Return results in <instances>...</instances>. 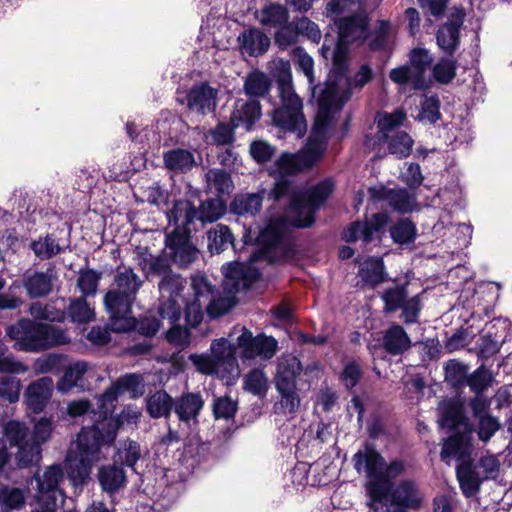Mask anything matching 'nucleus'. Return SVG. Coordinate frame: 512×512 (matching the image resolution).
<instances>
[{
    "label": "nucleus",
    "mask_w": 512,
    "mask_h": 512,
    "mask_svg": "<svg viewBox=\"0 0 512 512\" xmlns=\"http://www.w3.org/2000/svg\"><path fill=\"white\" fill-rule=\"evenodd\" d=\"M389 222V215L386 212H380L372 215L371 219L366 222L352 223L343 234V238L347 242L362 239L364 242L371 241L374 233L382 230Z\"/></svg>",
    "instance_id": "a211bd4d"
},
{
    "label": "nucleus",
    "mask_w": 512,
    "mask_h": 512,
    "mask_svg": "<svg viewBox=\"0 0 512 512\" xmlns=\"http://www.w3.org/2000/svg\"><path fill=\"white\" fill-rule=\"evenodd\" d=\"M197 216V210L188 200H178L173 203L171 209L166 212L168 226L167 234L190 233L188 228Z\"/></svg>",
    "instance_id": "dca6fc26"
},
{
    "label": "nucleus",
    "mask_w": 512,
    "mask_h": 512,
    "mask_svg": "<svg viewBox=\"0 0 512 512\" xmlns=\"http://www.w3.org/2000/svg\"><path fill=\"white\" fill-rule=\"evenodd\" d=\"M191 286L194 292V303L191 308L196 313L195 319L198 322L201 318V306L202 302L210 298L212 294V286L208 282L207 278L203 274H195L191 278Z\"/></svg>",
    "instance_id": "e433bc0d"
},
{
    "label": "nucleus",
    "mask_w": 512,
    "mask_h": 512,
    "mask_svg": "<svg viewBox=\"0 0 512 512\" xmlns=\"http://www.w3.org/2000/svg\"><path fill=\"white\" fill-rule=\"evenodd\" d=\"M270 88L271 81L263 72L255 70L245 77L243 89L250 97H263L269 93Z\"/></svg>",
    "instance_id": "c9c22d12"
},
{
    "label": "nucleus",
    "mask_w": 512,
    "mask_h": 512,
    "mask_svg": "<svg viewBox=\"0 0 512 512\" xmlns=\"http://www.w3.org/2000/svg\"><path fill=\"white\" fill-rule=\"evenodd\" d=\"M208 249L211 253L222 252L229 244L233 243V236L230 229L222 224L213 227L207 233Z\"/></svg>",
    "instance_id": "ea45409f"
},
{
    "label": "nucleus",
    "mask_w": 512,
    "mask_h": 512,
    "mask_svg": "<svg viewBox=\"0 0 512 512\" xmlns=\"http://www.w3.org/2000/svg\"><path fill=\"white\" fill-rule=\"evenodd\" d=\"M411 68L417 76L425 79V72L432 63V57L428 50L423 48H415L410 52Z\"/></svg>",
    "instance_id": "052dcab7"
},
{
    "label": "nucleus",
    "mask_w": 512,
    "mask_h": 512,
    "mask_svg": "<svg viewBox=\"0 0 512 512\" xmlns=\"http://www.w3.org/2000/svg\"><path fill=\"white\" fill-rule=\"evenodd\" d=\"M56 278V273L52 269L33 272L25 275L24 287L31 298L43 297L52 291Z\"/></svg>",
    "instance_id": "b1692460"
},
{
    "label": "nucleus",
    "mask_w": 512,
    "mask_h": 512,
    "mask_svg": "<svg viewBox=\"0 0 512 512\" xmlns=\"http://www.w3.org/2000/svg\"><path fill=\"white\" fill-rule=\"evenodd\" d=\"M102 446L95 431L82 428L76 452L66 458L68 476L74 485H82L89 477L92 466L102 458Z\"/></svg>",
    "instance_id": "1a4fd4ad"
},
{
    "label": "nucleus",
    "mask_w": 512,
    "mask_h": 512,
    "mask_svg": "<svg viewBox=\"0 0 512 512\" xmlns=\"http://www.w3.org/2000/svg\"><path fill=\"white\" fill-rule=\"evenodd\" d=\"M238 333L236 346L226 338L215 339L211 342V354H191L189 360L196 370L205 375H215L226 385L236 383L240 376V369L235 355L236 347L240 349L243 359H270L276 353L278 343L266 335L253 336L252 332L244 326L233 328L230 336Z\"/></svg>",
    "instance_id": "f03ea898"
},
{
    "label": "nucleus",
    "mask_w": 512,
    "mask_h": 512,
    "mask_svg": "<svg viewBox=\"0 0 512 512\" xmlns=\"http://www.w3.org/2000/svg\"><path fill=\"white\" fill-rule=\"evenodd\" d=\"M383 346L388 353L398 355L410 348L411 340L402 326L392 325L384 334Z\"/></svg>",
    "instance_id": "c85d7f7f"
},
{
    "label": "nucleus",
    "mask_w": 512,
    "mask_h": 512,
    "mask_svg": "<svg viewBox=\"0 0 512 512\" xmlns=\"http://www.w3.org/2000/svg\"><path fill=\"white\" fill-rule=\"evenodd\" d=\"M207 189L215 193L217 197L226 194L229 195L234 186L230 175L224 170L210 169L205 175Z\"/></svg>",
    "instance_id": "f704fd0d"
},
{
    "label": "nucleus",
    "mask_w": 512,
    "mask_h": 512,
    "mask_svg": "<svg viewBox=\"0 0 512 512\" xmlns=\"http://www.w3.org/2000/svg\"><path fill=\"white\" fill-rule=\"evenodd\" d=\"M493 376L489 370L481 366L476 369L468 378L467 384L475 393H481L492 383Z\"/></svg>",
    "instance_id": "680f3d73"
},
{
    "label": "nucleus",
    "mask_w": 512,
    "mask_h": 512,
    "mask_svg": "<svg viewBox=\"0 0 512 512\" xmlns=\"http://www.w3.org/2000/svg\"><path fill=\"white\" fill-rule=\"evenodd\" d=\"M281 106L272 112V122L279 129L294 133L298 138L305 135L307 123L303 114V103L295 93L279 94Z\"/></svg>",
    "instance_id": "f8f14e48"
},
{
    "label": "nucleus",
    "mask_w": 512,
    "mask_h": 512,
    "mask_svg": "<svg viewBox=\"0 0 512 512\" xmlns=\"http://www.w3.org/2000/svg\"><path fill=\"white\" fill-rule=\"evenodd\" d=\"M37 482V507L32 512H55L64 502V495L60 483L64 473L60 465L47 467L42 474L34 476Z\"/></svg>",
    "instance_id": "9b49d317"
},
{
    "label": "nucleus",
    "mask_w": 512,
    "mask_h": 512,
    "mask_svg": "<svg viewBox=\"0 0 512 512\" xmlns=\"http://www.w3.org/2000/svg\"><path fill=\"white\" fill-rule=\"evenodd\" d=\"M217 90L206 83L194 85L187 95V106L201 114L211 113L217 105Z\"/></svg>",
    "instance_id": "4be33fe9"
},
{
    "label": "nucleus",
    "mask_w": 512,
    "mask_h": 512,
    "mask_svg": "<svg viewBox=\"0 0 512 512\" xmlns=\"http://www.w3.org/2000/svg\"><path fill=\"white\" fill-rule=\"evenodd\" d=\"M440 102L437 96H426L421 103L418 120L426 123H435L440 117Z\"/></svg>",
    "instance_id": "bf43d9fd"
},
{
    "label": "nucleus",
    "mask_w": 512,
    "mask_h": 512,
    "mask_svg": "<svg viewBox=\"0 0 512 512\" xmlns=\"http://www.w3.org/2000/svg\"><path fill=\"white\" fill-rule=\"evenodd\" d=\"M141 450L137 442L127 439L117 450V461L122 465L133 467L140 459Z\"/></svg>",
    "instance_id": "5fc2aeb1"
},
{
    "label": "nucleus",
    "mask_w": 512,
    "mask_h": 512,
    "mask_svg": "<svg viewBox=\"0 0 512 512\" xmlns=\"http://www.w3.org/2000/svg\"><path fill=\"white\" fill-rule=\"evenodd\" d=\"M143 285V280L129 267H119L114 276L113 286L117 290L136 299V295Z\"/></svg>",
    "instance_id": "7c9ffc66"
},
{
    "label": "nucleus",
    "mask_w": 512,
    "mask_h": 512,
    "mask_svg": "<svg viewBox=\"0 0 512 512\" xmlns=\"http://www.w3.org/2000/svg\"><path fill=\"white\" fill-rule=\"evenodd\" d=\"M302 366L297 357L287 354L277 360L275 386L277 391H287L296 387V379L301 373Z\"/></svg>",
    "instance_id": "412c9836"
},
{
    "label": "nucleus",
    "mask_w": 512,
    "mask_h": 512,
    "mask_svg": "<svg viewBox=\"0 0 512 512\" xmlns=\"http://www.w3.org/2000/svg\"><path fill=\"white\" fill-rule=\"evenodd\" d=\"M374 201H386L389 206L400 213H409L417 209L414 195H410L405 189H387L383 186L371 187L368 190Z\"/></svg>",
    "instance_id": "f3484780"
},
{
    "label": "nucleus",
    "mask_w": 512,
    "mask_h": 512,
    "mask_svg": "<svg viewBox=\"0 0 512 512\" xmlns=\"http://www.w3.org/2000/svg\"><path fill=\"white\" fill-rule=\"evenodd\" d=\"M173 406V398L164 390L156 391L146 400L147 413L152 418L168 417Z\"/></svg>",
    "instance_id": "2f4dec72"
},
{
    "label": "nucleus",
    "mask_w": 512,
    "mask_h": 512,
    "mask_svg": "<svg viewBox=\"0 0 512 512\" xmlns=\"http://www.w3.org/2000/svg\"><path fill=\"white\" fill-rule=\"evenodd\" d=\"M329 105L326 94L320 100V110L317 111L306 146L297 153H283L271 168L270 173L279 179L275 182L269 197L279 200L289 196L290 204L287 218L271 220L260 231L257 241L262 246V257H268L270 251L281 244L288 224L300 228L311 226L315 212L333 191V183L330 180H324L305 192H291L290 183L283 179L284 176L294 175L311 168L322 157L331 127Z\"/></svg>",
    "instance_id": "f257e3e1"
},
{
    "label": "nucleus",
    "mask_w": 512,
    "mask_h": 512,
    "mask_svg": "<svg viewBox=\"0 0 512 512\" xmlns=\"http://www.w3.org/2000/svg\"><path fill=\"white\" fill-rule=\"evenodd\" d=\"M406 472V464L402 460H393L389 464L384 462V467L379 473V477L377 481H373L371 484L367 485V491L369 496L371 495L372 485L375 483H379L387 488H391L392 481Z\"/></svg>",
    "instance_id": "c03bdc74"
},
{
    "label": "nucleus",
    "mask_w": 512,
    "mask_h": 512,
    "mask_svg": "<svg viewBox=\"0 0 512 512\" xmlns=\"http://www.w3.org/2000/svg\"><path fill=\"white\" fill-rule=\"evenodd\" d=\"M244 389L253 395L264 396L269 387V379L260 368L248 372L243 379Z\"/></svg>",
    "instance_id": "49530a36"
},
{
    "label": "nucleus",
    "mask_w": 512,
    "mask_h": 512,
    "mask_svg": "<svg viewBox=\"0 0 512 512\" xmlns=\"http://www.w3.org/2000/svg\"><path fill=\"white\" fill-rule=\"evenodd\" d=\"M384 265L381 258L371 257L360 263L359 276L370 285H376L384 280Z\"/></svg>",
    "instance_id": "58836bf2"
},
{
    "label": "nucleus",
    "mask_w": 512,
    "mask_h": 512,
    "mask_svg": "<svg viewBox=\"0 0 512 512\" xmlns=\"http://www.w3.org/2000/svg\"><path fill=\"white\" fill-rule=\"evenodd\" d=\"M389 77L394 83L399 85H410L414 90L423 89L426 86V79H422L421 76H417L408 65L392 69Z\"/></svg>",
    "instance_id": "79ce46f5"
},
{
    "label": "nucleus",
    "mask_w": 512,
    "mask_h": 512,
    "mask_svg": "<svg viewBox=\"0 0 512 512\" xmlns=\"http://www.w3.org/2000/svg\"><path fill=\"white\" fill-rule=\"evenodd\" d=\"M390 234L394 242L406 244L414 240L416 230L411 221L403 219L391 227Z\"/></svg>",
    "instance_id": "13d9d810"
},
{
    "label": "nucleus",
    "mask_w": 512,
    "mask_h": 512,
    "mask_svg": "<svg viewBox=\"0 0 512 512\" xmlns=\"http://www.w3.org/2000/svg\"><path fill=\"white\" fill-rule=\"evenodd\" d=\"M102 274L93 269H81L77 279V286L85 297L96 293Z\"/></svg>",
    "instance_id": "603ef678"
},
{
    "label": "nucleus",
    "mask_w": 512,
    "mask_h": 512,
    "mask_svg": "<svg viewBox=\"0 0 512 512\" xmlns=\"http://www.w3.org/2000/svg\"><path fill=\"white\" fill-rule=\"evenodd\" d=\"M29 313L34 318L41 320L61 321L64 318V314L61 310L56 309L50 304H42L39 302L30 306Z\"/></svg>",
    "instance_id": "0e129e2a"
},
{
    "label": "nucleus",
    "mask_w": 512,
    "mask_h": 512,
    "mask_svg": "<svg viewBox=\"0 0 512 512\" xmlns=\"http://www.w3.org/2000/svg\"><path fill=\"white\" fill-rule=\"evenodd\" d=\"M88 370V364L86 362L80 361L74 364H71L65 370V373L62 379L57 384V389L61 393L69 392L73 387H75L79 381H81L83 375Z\"/></svg>",
    "instance_id": "37998d69"
},
{
    "label": "nucleus",
    "mask_w": 512,
    "mask_h": 512,
    "mask_svg": "<svg viewBox=\"0 0 512 512\" xmlns=\"http://www.w3.org/2000/svg\"><path fill=\"white\" fill-rule=\"evenodd\" d=\"M352 462L357 473L368 479L367 485L378 480L379 473L384 467V458L369 444H365L353 455Z\"/></svg>",
    "instance_id": "2eb2a0df"
},
{
    "label": "nucleus",
    "mask_w": 512,
    "mask_h": 512,
    "mask_svg": "<svg viewBox=\"0 0 512 512\" xmlns=\"http://www.w3.org/2000/svg\"><path fill=\"white\" fill-rule=\"evenodd\" d=\"M28 490L13 486L0 487L1 512H11L22 508L25 504Z\"/></svg>",
    "instance_id": "72a5a7b5"
},
{
    "label": "nucleus",
    "mask_w": 512,
    "mask_h": 512,
    "mask_svg": "<svg viewBox=\"0 0 512 512\" xmlns=\"http://www.w3.org/2000/svg\"><path fill=\"white\" fill-rule=\"evenodd\" d=\"M421 495L414 482L405 480L387 488L375 483L371 488L369 508L374 512H405L418 508Z\"/></svg>",
    "instance_id": "6e6552de"
},
{
    "label": "nucleus",
    "mask_w": 512,
    "mask_h": 512,
    "mask_svg": "<svg viewBox=\"0 0 512 512\" xmlns=\"http://www.w3.org/2000/svg\"><path fill=\"white\" fill-rule=\"evenodd\" d=\"M463 24V16L457 14L439 28L437 44L446 53L452 54L459 44V29Z\"/></svg>",
    "instance_id": "393cba45"
},
{
    "label": "nucleus",
    "mask_w": 512,
    "mask_h": 512,
    "mask_svg": "<svg viewBox=\"0 0 512 512\" xmlns=\"http://www.w3.org/2000/svg\"><path fill=\"white\" fill-rule=\"evenodd\" d=\"M407 292L404 286L395 287L386 290L382 294V300L385 303L386 311L392 312L400 309L407 298Z\"/></svg>",
    "instance_id": "69168bd1"
},
{
    "label": "nucleus",
    "mask_w": 512,
    "mask_h": 512,
    "mask_svg": "<svg viewBox=\"0 0 512 512\" xmlns=\"http://www.w3.org/2000/svg\"><path fill=\"white\" fill-rule=\"evenodd\" d=\"M280 400L275 404V411L278 414L292 416L300 406V398L296 392V387H291L287 391H278Z\"/></svg>",
    "instance_id": "8fccbe9b"
},
{
    "label": "nucleus",
    "mask_w": 512,
    "mask_h": 512,
    "mask_svg": "<svg viewBox=\"0 0 512 512\" xmlns=\"http://www.w3.org/2000/svg\"><path fill=\"white\" fill-rule=\"evenodd\" d=\"M41 447L31 439L18 446L16 461L18 466L27 467L41 460Z\"/></svg>",
    "instance_id": "09e8293b"
},
{
    "label": "nucleus",
    "mask_w": 512,
    "mask_h": 512,
    "mask_svg": "<svg viewBox=\"0 0 512 512\" xmlns=\"http://www.w3.org/2000/svg\"><path fill=\"white\" fill-rule=\"evenodd\" d=\"M31 249L41 259H49L60 252L59 244L49 236L33 241Z\"/></svg>",
    "instance_id": "e2e57ef3"
},
{
    "label": "nucleus",
    "mask_w": 512,
    "mask_h": 512,
    "mask_svg": "<svg viewBox=\"0 0 512 512\" xmlns=\"http://www.w3.org/2000/svg\"><path fill=\"white\" fill-rule=\"evenodd\" d=\"M440 410V425L457 431L444 442L441 458L447 463L451 459L462 461L456 469L457 478L464 495L470 497L479 490L482 482V478L472 469L471 464L466 462V457H468L471 449L472 426L464 417L460 406L456 402H444Z\"/></svg>",
    "instance_id": "7ed1b4c3"
},
{
    "label": "nucleus",
    "mask_w": 512,
    "mask_h": 512,
    "mask_svg": "<svg viewBox=\"0 0 512 512\" xmlns=\"http://www.w3.org/2000/svg\"><path fill=\"white\" fill-rule=\"evenodd\" d=\"M238 39L242 52L250 56L262 55L270 46L269 37L256 28L243 31Z\"/></svg>",
    "instance_id": "a878e982"
},
{
    "label": "nucleus",
    "mask_w": 512,
    "mask_h": 512,
    "mask_svg": "<svg viewBox=\"0 0 512 512\" xmlns=\"http://www.w3.org/2000/svg\"><path fill=\"white\" fill-rule=\"evenodd\" d=\"M225 211V204L221 197L204 201L197 210L196 219L201 222H214L218 220Z\"/></svg>",
    "instance_id": "de8ad7c7"
},
{
    "label": "nucleus",
    "mask_w": 512,
    "mask_h": 512,
    "mask_svg": "<svg viewBox=\"0 0 512 512\" xmlns=\"http://www.w3.org/2000/svg\"><path fill=\"white\" fill-rule=\"evenodd\" d=\"M448 401L456 402L460 406V408H462L461 404L457 400L448 399ZM444 402H447V400L442 401L440 403L439 407H441V405ZM438 410L441 413L440 408H438ZM461 411H463V409H461ZM462 413H464V412H462ZM463 415H465V414H463ZM464 417L467 420H469L466 416H464ZM439 422H441V419L439 420ZM468 422H470V421H468ZM469 424L472 426V431H476L478 438L483 442H488L501 427L499 419L497 417L492 416L491 414L482 415L480 418H477V428L476 429H474L473 424H471V423H469ZM472 433L473 432H471V434Z\"/></svg>",
    "instance_id": "473e14b6"
},
{
    "label": "nucleus",
    "mask_w": 512,
    "mask_h": 512,
    "mask_svg": "<svg viewBox=\"0 0 512 512\" xmlns=\"http://www.w3.org/2000/svg\"><path fill=\"white\" fill-rule=\"evenodd\" d=\"M5 439L11 446H19L29 440L28 427L19 421L11 420L7 422L3 429Z\"/></svg>",
    "instance_id": "3c124183"
},
{
    "label": "nucleus",
    "mask_w": 512,
    "mask_h": 512,
    "mask_svg": "<svg viewBox=\"0 0 512 512\" xmlns=\"http://www.w3.org/2000/svg\"><path fill=\"white\" fill-rule=\"evenodd\" d=\"M8 347L0 340V373L22 374L28 367L15 359L13 355H6Z\"/></svg>",
    "instance_id": "6e6d98bb"
},
{
    "label": "nucleus",
    "mask_w": 512,
    "mask_h": 512,
    "mask_svg": "<svg viewBox=\"0 0 512 512\" xmlns=\"http://www.w3.org/2000/svg\"><path fill=\"white\" fill-rule=\"evenodd\" d=\"M137 379L138 377L136 375H127L122 377L116 383L108 387L104 393L97 398L99 418L103 419L102 421H97V423L92 426L84 428L89 431H95L97 433L98 440L103 445H111L121 427L137 426L141 412L132 406L125 407L115 418H107L113 408V403L117 400L122 389L127 388Z\"/></svg>",
    "instance_id": "20e7f679"
},
{
    "label": "nucleus",
    "mask_w": 512,
    "mask_h": 512,
    "mask_svg": "<svg viewBox=\"0 0 512 512\" xmlns=\"http://www.w3.org/2000/svg\"><path fill=\"white\" fill-rule=\"evenodd\" d=\"M261 116V105L257 100L239 99L234 103L231 115L233 126H243L250 130Z\"/></svg>",
    "instance_id": "5701e85b"
},
{
    "label": "nucleus",
    "mask_w": 512,
    "mask_h": 512,
    "mask_svg": "<svg viewBox=\"0 0 512 512\" xmlns=\"http://www.w3.org/2000/svg\"><path fill=\"white\" fill-rule=\"evenodd\" d=\"M135 298L111 287L104 297V304L111 318L114 331L125 332L135 328L136 320L131 316Z\"/></svg>",
    "instance_id": "ddd939ff"
},
{
    "label": "nucleus",
    "mask_w": 512,
    "mask_h": 512,
    "mask_svg": "<svg viewBox=\"0 0 512 512\" xmlns=\"http://www.w3.org/2000/svg\"><path fill=\"white\" fill-rule=\"evenodd\" d=\"M367 25V16L364 13L339 19L337 22L338 42L333 52L336 66L346 58V47L350 42L366 37Z\"/></svg>",
    "instance_id": "4468645a"
},
{
    "label": "nucleus",
    "mask_w": 512,
    "mask_h": 512,
    "mask_svg": "<svg viewBox=\"0 0 512 512\" xmlns=\"http://www.w3.org/2000/svg\"><path fill=\"white\" fill-rule=\"evenodd\" d=\"M163 160L165 167L175 173H185L196 164L193 153L180 148L165 152Z\"/></svg>",
    "instance_id": "c756f323"
},
{
    "label": "nucleus",
    "mask_w": 512,
    "mask_h": 512,
    "mask_svg": "<svg viewBox=\"0 0 512 512\" xmlns=\"http://www.w3.org/2000/svg\"><path fill=\"white\" fill-rule=\"evenodd\" d=\"M259 22L264 26L277 27L287 23L289 15L287 9L279 4L264 7L257 15Z\"/></svg>",
    "instance_id": "a19ab883"
},
{
    "label": "nucleus",
    "mask_w": 512,
    "mask_h": 512,
    "mask_svg": "<svg viewBox=\"0 0 512 512\" xmlns=\"http://www.w3.org/2000/svg\"><path fill=\"white\" fill-rule=\"evenodd\" d=\"M166 248L174 262L181 267L191 264L198 255V250L190 242L189 233L167 234Z\"/></svg>",
    "instance_id": "6ab92c4d"
},
{
    "label": "nucleus",
    "mask_w": 512,
    "mask_h": 512,
    "mask_svg": "<svg viewBox=\"0 0 512 512\" xmlns=\"http://www.w3.org/2000/svg\"><path fill=\"white\" fill-rule=\"evenodd\" d=\"M7 336L14 341V349L25 352H41L70 341L65 331L49 324L20 319L6 328Z\"/></svg>",
    "instance_id": "39448f33"
},
{
    "label": "nucleus",
    "mask_w": 512,
    "mask_h": 512,
    "mask_svg": "<svg viewBox=\"0 0 512 512\" xmlns=\"http://www.w3.org/2000/svg\"><path fill=\"white\" fill-rule=\"evenodd\" d=\"M21 391V382L12 376L0 377V397L13 403L18 401Z\"/></svg>",
    "instance_id": "338daca9"
},
{
    "label": "nucleus",
    "mask_w": 512,
    "mask_h": 512,
    "mask_svg": "<svg viewBox=\"0 0 512 512\" xmlns=\"http://www.w3.org/2000/svg\"><path fill=\"white\" fill-rule=\"evenodd\" d=\"M68 313L74 322L86 323L94 319L93 308L84 297L73 300L68 308Z\"/></svg>",
    "instance_id": "864d4df0"
},
{
    "label": "nucleus",
    "mask_w": 512,
    "mask_h": 512,
    "mask_svg": "<svg viewBox=\"0 0 512 512\" xmlns=\"http://www.w3.org/2000/svg\"><path fill=\"white\" fill-rule=\"evenodd\" d=\"M375 121L379 133L388 144L390 154L397 158L409 156L414 141L407 132L398 131L406 121V113L401 109L391 113L381 112L376 115Z\"/></svg>",
    "instance_id": "9d476101"
},
{
    "label": "nucleus",
    "mask_w": 512,
    "mask_h": 512,
    "mask_svg": "<svg viewBox=\"0 0 512 512\" xmlns=\"http://www.w3.org/2000/svg\"><path fill=\"white\" fill-rule=\"evenodd\" d=\"M183 287V279L179 275L166 274L159 283L161 298L170 297L178 299Z\"/></svg>",
    "instance_id": "4d7b16f0"
},
{
    "label": "nucleus",
    "mask_w": 512,
    "mask_h": 512,
    "mask_svg": "<svg viewBox=\"0 0 512 512\" xmlns=\"http://www.w3.org/2000/svg\"><path fill=\"white\" fill-rule=\"evenodd\" d=\"M98 480L103 491L113 494L125 487L127 476L122 467L110 464L99 469Z\"/></svg>",
    "instance_id": "bb28decb"
},
{
    "label": "nucleus",
    "mask_w": 512,
    "mask_h": 512,
    "mask_svg": "<svg viewBox=\"0 0 512 512\" xmlns=\"http://www.w3.org/2000/svg\"><path fill=\"white\" fill-rule=\"evenodd\" d=\"M222 273L224 293L213 297L206 307L207 314L212 318L228 313L237 304L235 294L249 287L259 276L258 271L251 265L239 262L223 265Z\"/></svg>",
    "instance_id": "423d86ee"
},
{
    "label": "nucleus",
    "mask_w": 512,
    "mask_h": 512,
    "mask_svg": "<svg viewBox=\"0 0 512 512\" xmlns=\"http://www.w3.org/2000/svg\"><path fill=\"white\" fill-rule=\"evenodd\" d=\"M204 401L199 393H184L174 401V411L182 422H189L195 419L202 407Z\"/></svg>",
    "instance_id": "cd10ccee"
},
{
    "label": "nucleus",
    "mask_w": 512,
    "mask_h": 512,
    "mask_svg": "<svg viewBox=\"0 0 512 512\" xmlns=\"http://www.w3.org/2000/svg\"><path fill=\"white\" fill-rule=\"evenodd\" d=\"M456 62L451 59H441L433 68L434 78L443 84L449 83L455 76Z\"/></svg>",
    "instance_id": "774afa93"
},
{
    "label": "nucleus",
    "mask_w": 512,
    "mask_h": 512,
    "mask_svg": "<svg viewBox=\"0 0 512 512\" xmlns=\"http://www.w3.org/2000/svg\"><path fill=\"white\" fill-rule=\"evenodd\" d=\"M272 73L277 79L278 94L293 93L292 74L290 63L279 59L272 63Z\"/></svg>",
    "instance_id": "a18cd8bd"
},
{
    "label": "nucleus",
    "mask_w": 512,
    "mask_h": 512,
    "mask_svg": "<svg viewBox=\"0 0 512 512\" xmlns=\"http://www.w3.org/2000/svg\"><path fill=\"white\" fill-rule=\"evenodd\" d=\"M372 78L371 69L363 65L355 75L353 82L345 74V58L336 66L333 59V69L331 70L325 87L321 90L318 97V110H320V100L327 94L329 99V120L332 125L333 114L339 111L351 96L353 87L362 88Z\"/></svg>",
    "instance_id": "0eeeda50"
},
{
    "label": "nucleus",
    "mask_w": 512,
    "mask_h": 512,
    "mask_svg": "<svg viewBox=\"0 0 512 512\" xmlns=\"http://www.w3.org/2000/svg\"><path fill=\"white\" fill-rule=\"evenodd\" d=\"M53 380L50 377H42L31 384L25 390V403L33 413L41 412L53 392Z\"/></svg>",
    "instance_id": "aec40b11"
},
{
    "label": "nucleus",
    "mask_w": 512,
    "mask_h": 512,
    "mask_svg": "<svg viewBox=\"0 0 512 512\" xmlns=\"http://www.w3.org/2000/svg\"><path fill=\"white\" fill-rule=\"evenodd\" d=\"M263 195L247 193L237 195L231 203V210L238 215H255L261 208Z\"/></svg>",
    "instance_id": "4c0bfd02"
}]
</instances>
